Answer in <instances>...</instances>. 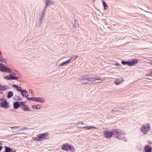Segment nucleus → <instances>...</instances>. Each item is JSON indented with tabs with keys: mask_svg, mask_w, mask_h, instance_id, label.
Listing matches in <instances>:
<instances>
[{
	"mask_svg": "<svg viewBox=\"0 0 152 152\" xmlns=\"http://www.w3.org/2000/svg\"><path fill=\"white\" fill-rule=\"evenodd\" d=\"M23 110L25 111H29L30 110V109L28 107L27 105H26V106L23 108Z\"/></svg>",
	"mask_w": 152,
	"mask_h": 152,
	"instance_id": "nucleus-27",
	"label": "nucleus"
},
{
	"mask_svg": "<svg viewBox=\"0 0 152 152\" xmlns=\"http://www.w3.org/2000/svg\"><path fill=\"white\" fill-rule=\"evenodd\" d=\"M45 1L46 5L49 6L53 4V2L52 1L49 0H45Z\"/></svg>",
	"mask_w": 152,
	"mask_h": 152,
	"instance_id": "nucleus-17",
	"label": "nucleus"
},
{
	"mask_svg": "<svg viewBox=\"0 0 152 152\" xmlns=\"http://www.w3.org/2000/svg\"><path fill=\"white\" fill-rule=\"evenodd\" d=\"M45 15H43V14H42L41 16H40L39 18V21L40 22V23H41L42 20L43 19V18L45 16Z\"/></svg>",
	"mask_w": 152,
	"mask_h": 152,
	"instance_id": "nucleus-26",
	"label": "nucleus"
},
{
	"mask_svg": "<svg viewBox=\"0 0 152 152\" xmlns=\"http://www.w3.org/2000/svg\"><path fill=\"white\" fill-rule=\"evenodd\" d=\"M75 57V56H73V57H72L70 58L68 60L69 61V63L70 62V61L72 59H74V60H75L76 58L77 57V56H75V57L74 58V57Z\"/></svg>",
	"mask_w": 152,
	"mask_h": 152,
	"instance_id": "nucleus-32",
	"label": "nucleus"
},
{
	"mask_svg": "<svg viewBox=\"0 0 152 152\" xmlns=\"http://www.w3.org/2000/svg\"><path fill=\"white\" fill-rule=\"evenodd\" d=\"M115 64L116 66H121V64L117 62H116V63Z\"/></svg>",
	"mask_w": 152,
	"mask_h": 152,
	"instance_id": "nucleus-36",
	"label": "nucleus"
},
{
	"mask_svg": "<svg viewBox=\"0 0 152 152\" xmlns=\"http://www.w3.org/2000/svg\"><path fill=\"white\" fill-rule=\"evenodd\" d=\"M18 130H19V131H21V130H24V129H23V128H19V129H18Z\"/></svg>",
	"mask_w": 152,
	"mask_h": 152,
	"instance_id": "nucleus-43",
	"label": "nucleus"
},
{
	"mask_svg": "<svg viewBox=\"0 0 152 152\" xmlns=\"http://www.w3.org/2000/svg\"><path fill=\"white\" fill-rule=\"evenodd\" d=\"M12 76L13 75V76H14V75H16V73L15 72H14L12 73Z\"/></svg>",
	"mask_w": 152,
	"mask_h": 152,
	"instance_id": "nucleus-44",
	"label": "nucleus"
},
{
	"mask_svg": "<svg viewBox=\"0 0 152 152\" xmlns=\"http://www.w3.org/2000/svg\"><path fill=\"white\" fill-rule=\"evenodd\" d=\"M1 145V143L0 142V145Z\"/></svg>",
	"mask_w": 152,
	"mask_h": 152,
	"instance_id": "nucleus-57",
	"label": "nucleus"
},
{
	"mask_svg": "<svg viewBox=\"0 0 152 152\" xmlns=\"http://www.w3.org/2000/svg\"><path fill=\"white\" fill-rule=\"evenodd\" d=\"M80 123H81V122H79L77 124V125H78L81 124Z\"/></svg>",
	"mask_w": 152,
	"mask_h": 152,
	"instance_id": "nucleus-49",
	"label": "nucleus"
},
{
	"mask_svg": "<svg viewBox=\"0 0 152 152\" xmlns=\"http://www.w3.org/2000/svg\"><path fill=\"white\" fill-rule=\"evenodd\" d=\"M114 83L116 85H118L120 84V82L119 81H115L114 82Z\"/></svg>",
	"mask_w": 152,
	"mask_h": 152,
	"instance_id": "nucleus-34",
	"label": "nucleus"
},
{
	"mask_svg": "<svg viewBox=\"0 0 152 152\" xmlns=\"http://www.w3.org/2000/svg\"><path fill=\"white\" fill-rule=\"evenodd\" d=\"M22 92H21L22 95L23 96H25L26 98H27L28 96V92L26 90H22Z\"/></svg>",
	"mask_w": 152,
	"mask_h": 152,
	"instance_id": "nucleus-13",
	"label": "nucleus"
},
{
	"mask_svg": "<svg viewBox=\"0 0 152 152\" xmlns=\"http://www.w3.org/2000/svg\"><path fill=\"white\" fill-rule=\"evenodd\" d=\"M12 86L14 87L18 91L22 92V88L21 87L15 85H12Z\"/></svg>",
	"mask_w": 152,
	"mask_h": 152,
	"instance_id": "nucleus-14",
	"label": "nucleus"
},
{
	"mask_svg": "<svg viewBox=\"0 0 152 152\" xmlns=\"http://www.w3.org/2000/svg\"><path fill=\"white\" fill-rule=\"evenodd\" d=\"M3 88H4L3 86H1L0 84V90L4 91Z\"/></svg>",
	"mask_w": 152,
	"mask_h": 152,
	"instance_id": "nucleus-35",
	"label": "nucleus"
},
{
	"mask_svg": "<svg viewBox=\"0 0 152 152\" xmlns=\"http://www.w3.org/2000/svg\"><path fill=\"white\" fill-rule=\"evenodd\" d=\"M25 103V102H20V107L21 108H22V109L24 106H26V104H24Z\"/></svg>",
	"mask_w": 152,
	"mask_h": 152,
	"instance_id": "nucleus-25",
	"label": "nucleus"
},
{
	"mask_svg": "<svg viewBox=\"0 0 152 152\" xmlns=\"http://www.w3.org/2000/svg\"><path fill=\"white\" fill-rule=\"evenodd\" d=\"M119 110H116V111H114V109H113V110H111V112L112 113L113 112H115V111H118Z\"/></svg>",
	"mask_w": 152,
	"mask_h": 152,
	"instance_id": "nucleus-45",
	"label": "nucleus"
},
{
	"mask_svg": "<svg viewBox=\"0 0 152 152\" xmlns=\"http://www.w3.org/2000/svg\"><path fill=\"white\" fill-rule=\"evenodd\" d=\"M76 126L78 128H79V129H84L83 127H81V126H78L77 125Z\"/></svg>",
	"mask_w": 152,
	"mask_h": 152,
	"instance_id": "nucleus-40",
	"label": "nucleus"
},
{
	"mask_svg": "<svg viewBox=\"0 0 152 152\" xmlns=\"http://www.w3.org/2000/svg\"><path fill=\"white\" fill-rule=\"evenodd\" d=\"M35 102H38L42 103L44 102L45 101V99L41 97H35Z\"/></svg>",
	"mask_w": 152,
	"mask_h": 152,
	"instance_id": "nucleus-12",
	"label": "nucleus"
},
{
	"mask_svg": "<svg viewBox=\"0 0 152 152\" xmlns=\"http://www.w3.org/2000/svg\"><path fill=\"white\" fill-rule=\"evenodd\" d=\"M1 102H0V107L2 108L7 109L9 107L7 100L4 98L0 99Z\"/></svg>",
	"mask_w": 152,
	"mask_h": 152,
	"instance_id": "nucleus-2",
	"label": "nucleus"
},
{
	"mask_svg": "<svg viewBox=\"0 0 152 152\" xmlns=\"http://www.w3.org/2000/svg\"><path fill=\"white\" fill-rule=\"evenodd\" d=\"M70 145L69 144H64L61 147V149L64 151H68L69 150Z\"/></svg>",
	"mask_w": 152,
	"mask_h": 152,
	"instance_id": "nucleus-10",
	"label": "nucleus"
},
{
	"mask_svg": "<svg viewBox=\"0 0 152 152\" xmlns=\"http://www.w3.org/2000/svg\"><path fill=\"white\" fill-rule=\"evenodd\" d=\"M19 100L20 101H21L22 100V98H20L19 97Z\"/></svg>",
	"mask_w": 152,
	"mask_h": 152,
	"instance_id": "nucleus-52",
	"label": "nucleus"
},
{
	"mask_svg": "<svg viewBox=\"0 0 152 152\" xmlns=\"http://www.w3.org/2000/svg\"><path fill=\"white\" fill-rule=\"evenodd\" d=\"M23 129H24V130L25 129H27V130L28 129V128H27L26 127H25L23 128Z\"/></svg>",
	"mask_w": 152,
	"mask_h": 152,
	"instance_id": "nucleus-48",
	"label": "nucleus"
},
{
	"mask_svg": "<svg viewBox=\"0 0 152 152\" xmlns=\"http://www.w3.org/2000/svg\"><path fill=\"white\" fill-rule=\"evenodd\" d=\"M35 97H27V99L29 100L35 101Z\"/></svg>",
	"mask_w": 152,
	"mask_h": 152,
	"instance_id": "nucleus-30",
	"label": "nucleus"
},
{
	"mask_svg": "<svg viewBox=\"0 0 152 152\" xmlns=\"http://www.w3.org/2000/svg\"><path fill=\"white\" fill-rule=\"evenodd\" d=\"M46 10H44V9L42 12V14H43V15H45V12Z\"/></svg>",
	"mask_w": 152,
	"mask_h": 152,
	"instance_id": "nucleus-37",
	"label": "nucleus"
},
{
	"mask_svg": "<svg viewBox=\"0 0 152 152\" xmlns=\"http://www.w3.org/2000/svg\"><path fill=\"white\" fill-rule=\"evenodd\" d=\"M4 78L8 80H17L18 78L16 76H14L10 75H7L5 76Z\"/></svg>",
	"mask_w": 152,
	"mask_h": 152,
	"instance_id": "nucleus-9",
	"label": "nucleus"
},
{
	"mask_svg": "<svg viewBox=\"0 0 152 152\" xmlns=\"http://www.w3.org/2000/svg\"><path fill=\"white\" fill-rule=\"evenodd\" d=\"M124 131H121L119 135H118V137L117 138H118L120 140H122L123 139L124 140V141L126 142L127 141V140L125 139V138L124 136Z\"/></svg>",
	"mask_w": 152,
	"mask_h": 152,
	"instance_id": "nucleus-8",
	"label": "nucleus"
},
{
	"mask_svg": "<svg viewBox=\"0 0 152 152\" xmlns=\"http://www.w3.org/2000/svg\"><path fill=\"white\" fill-rule=\"evenodd\" d=\"M38 139L37 137H33L32 138V140H37Z\"/></svg>",
	"mask_w": 152,
	"mask_h": 152,
	"instance_id": "nucleus-38",
	"label": "nucleus"
},
{
	"mask_svg": "<svg viewBox=\"0 0 152 152\" xmlns=\"http://www.w3.org/2000/svg\"><path fill=\"white\" fill-rule=\"evenodd\" d=\"M48 6V5H46V4H45V6L44 7V10H46V9H47V7Z\"/></svg>",
	"mask_w": 152,
	"mask_h": 152,
	"instance_id": "nucleus-42",
	"label": "nucleus"
},
{
	"mask_svg": "<svg viewBox=\"0 0 152 152\" xmlns=\"http://www.w3.org/2000/svg\"><path fill=\"white\" fill-rule=\"evenodd\" d=\"M99 77H96V78L88 77L86 75L83 76L80 79V83L82 84H89L91 83H93L94 82L97 80L96 83H101L102 80L101 79H99Z\"/></svg>",
	"mask_w": 152,
	"mask_h": 152,
	"instance_id": "nucleus-1",
	"label": "nucleus"
},
{
	"mask_svg": "<svg viewBox=\"0 0 152 152\" xmlns=\"http://www.w3.org/2000/svg\"><path fill=\"white\" fill-rule=\"evenodd\" d=\"M80 124H83V125L84 124V123H83L82 122H81V123H80Z\"/></svg>",
	"mask_w": 152,
	"mask_h": 152,
	"instance_id": "nucleus-53",
	"label": "nucleus"
},
{
	"mask_svg": "<svg viewBox=\"0 0 152 152\" xmlns=\"http://www.w3.org/2000/svg\"><path fill=\"white\" fill-rule=\"evenodd\" d=\"M76 126L78 128H79V129H84L83 127H81V126H78L77 125Z\"/></svg>",
	"mask_w": 152,
	"mask_h": 152,
	"instance_id": "nucleus-41",
	"label": "nucleus"
},
{
	"mask_svg": "<svg viewBox=\"0 0 152 152\" xmlns=\"http://www.w3.org/2000/svg\"><path fill=\"white\" fill-rule=\"evenodd\" d=\"M11 152H16V151L15 150V151H13L12 149V151H11Z\"/></svg>",
	"mask_w": 152,
	"mask_h": 152,
	"instance_id": "nucleus-51",
	"label": "nucleus"
},
{
	"mask_svg": "<svg viewBox=\"0 0 152 152\" xmlns=\"http://www.w3.org/2000/svg\"><path fill=\"white\" fill-rule=\"evenodd\" d=\"M3 88L4 91L6 90H7L10 88L9 86H8L6 85L3 86Z\"/></svg>",
	"mask_w": 152,
	"mask_h": 152,
	"instance_id": "nucleus-29",
	"label": "nucleus"
},
{
	"mask_svg": "<svg viewBox=\"0 0 152 152\" xmlns=\"http://www.w3.org/2000/svg\"><path fill=\"white\" fill-rule=\"evenodd\" d=\"M0 66H4L5 67H7L4 64H3L2 63H0Z\"/></svg>",
	"mask_w": 152,
	"mask_h": 152,
	"instance_id": "nucleus-39",
	"label": "nucleus"
},
{
	"mask_svg": "<svg viewBox=\"0 0 152 152\" xmlns=\"http://www.w3.org/2000/svg\"><path fill=\"white\" fill-rule=\"evenodd\" d=\"M146 76H148V74H146Z\"/></svg>",
	"mask_w": 152,
	"mask_h": 152,
	"instance_id": "nucleus-55",
	"label": "nucleus"
},
{
	"mask_svg": "<svg viewBox=\"0 0 152 152\" xmlns=\"http://www.w3.org/2000/svg\"><path fill=\"white\" fill-rule=\"evenodd\" d=\"M19 128V126H14L11 127V128L12 129H13V132H16L19 131V130H18V128Z\"/></svg>",
	"mask_w": 152,
	"mask_h": 152,
	"instance_id": "nucleus-19",
	"label": "nucleus"
},
{
	"mask_svg": "<svg viewBox=\"0 0 152 152\" xmlns=\"http://www.w3.org/2000/svg\"><path fill=\"white\" fill-rule=\"evenodd\" d=\"M93 1H94L96 0H93Z\"/></svg>",
	"mask_w": 152,
	"mask_h": 152,
	"instance_id": "nucleus-58",
	"label": "nucleus"
},
{
	"mask_svg": "<svg viewBox=\"0 0 152 152\" xmlns=\"http://www.w3.org/2000/svg\"><path fill=\"white\" fill-rule=\"evenodd\" d=\"M38 105H33L32 106V108L34 109H40V107H37V106H38Z\"/></svg>",
	"mask_w": 152,
	"mask_h": 152,
	"instance_id": "nucleus-33",
	"label": "nucleus"
},
{
	"mask_svg": "<svg viewBox=\"0 0 152 152\" xmlns=\"http://www.w3.org/2000/svg\"><path fill=\"white\" fill-rule=\"evenodd\" d=\"M150 64L151 65H152V61L151 62H150Z\"/></svg>",
	"mask_w": 152,
	"mask_h": 152,
	"instance_id": "nucleus-54",
	"label": "nucleus"
},
{
	"mask_svg": "<svg viewBox=\"0 0 152 152\" xmlns=\"http://www.w3.org/2000/svg\"><path fill=\"white\" fill-rule=\"evenodd\" d=\"M32 92H33V91L32 90H31V89H30V91H29V93L30 92H31V94H32Z\"/></svg>",
	"mask_w": 152,
	"mask_h": 152,
	"instance_id": "nucleus-47",
	"label": "nucleus"
},
{
	"mask_svg": "<svg viewBox=\"0 0 152 152\" xmlns=\"http://www.w3.org/2000/svg\"><path fill=\"white\" fill-rule=\"evenodd\" d=\"M13 95V93L12 91H10L7 93V98H10Z\"/></svg>",
	"mask_w": 152,
	"mask_h": 152,
	"instance_id": "nucleus-21",
	"label": "nucleus"
},
{
	"mask_svg": "<svg viewBox=\"0 0 152 152\" xmlns=\"http://www.w3.org/2000/svg\"><path fill=\"white\" fill-rule=\"evenodd\" d=\"M13 98L15 100H19V96L18 95H15Z\"/></svg>",
	"mask_w": 152,
	"mask_h": 152,
	"instance_id": "nucleus-28",
	"label": "nucleus"
},
{
	"mask_svg": "<svg viewBox=\"0 0 152 152\" xmlns=\"http://www.w3.org/2000/svg\"><path fill=\"white\" fill-rule=\"evenodd\" d=\"M121 63L123 65H127L129 66H130V61H121Z\"/></svg>",
	"mask_w": 152,
	"mask_h": 152,
	"instance_id": "nucleus-23",
	"label": "nucleus"
},
{
	"mask_svg": "<svg viewBox=\"0 0 152 152\" xmlns=\"http://www.w3.org/2000/svg\"><path fill=\"white\" fill-rule=\"evenodd\" d=\"M151 149L152 148L148 145H145L144 148L145 152H151Z\"/></svg>",
	"mask_w": 152,
	"mask_h": 152,
	"instance_id": "nucleus-11",
	"label": "nucleus"
},
{
	"mask_svg": "<svg viewBox=\"0 0 152 152\" xmlns=\"http://www.w3.org/2000/svg\"><path fill=\"white\" fill-rule=\"evenodd\" d=\"M0 71L2 72H5L7 73H9L11 72V69L8 67H5L4 66H0Z\"/></svg>",
	"mask_w": 152,
	"mask_h": 152,
	"instance_id": "nucleus-6",
	"label": "nucleus"
},
{
	"mask_svg": "<svg viewBox=\"0 0 152 152\" xmlns=\"http://www.w3.org/2000/svg\"><path fill=\"white\" fill-rule=\"evenodd\" d=\"M112 133V136H113L115 138L118 137V135L121 132L120 129H112L111 130Z\"/></svg>",
	"mask_w": 152,
	"mask_h": 152,
	"instance_id": "nucleus-3",
	"label": "nucleus"
},
{
	"mask_svg": "<svg viewBox=\"0 0 152 152\" xmlns=\"http://www.w3.org/2000/svg\"><path fill=\"white\" fill-rule=\"evenodd\" d=\"M147 126H145L144 125H143L140 128L141 132L144 134H147L150 129V126L149 125L147 124Z\"/></svg>",
	"mask_w": 152,
	"mask_h": 152,
	"instance_id": "nucleus-4",
	"label": "nucleus"
},
{
	"mask_svg": "<svg viewBox=\"0 0 152 152\" xmlns=\"http://www.w3.org/2000/svg\"><path fill=\"white\" fill-rule=\"evenodd\" d=\"M69 63V61L67 60V61H64L61 64H60L58 65V66L60 67L62 66H64L65 65Z\"/></svg>",
	"mask_w": 152,
	"mask_h": 152,
	"instance_id": "nucleus-24",
	"label": "nucleus"
},
{
	"mask_svg": "<svg viewBox=\"0 0 152 152\" xmlns=\"http://www.w3.org/2000/svg\"><path fill=\"white\" fill-rule=\"evenodd\" d=\"M0 61L6 63V60L3 58L1 52L0 51Z\"/></svg>",
	"mask_w": 152,
	"mask_h": 152,
	"instance_id": "nucleus-18",
	"label": "nucleus"
},
{
	"mask_svg": "<svg viewBox=\"0 0 152 152\" xmlns=\"http://www.w3.org/2000/svg\"><path fill=\"white\" fill-rule=\"evenodd\" d=\"M48 134V132L43 134H40L37 135V137L39 138V140H42V139H46V136Z\"/></svg>",
	"mask_w": 152,
	"mask_h": 152,
	"instance_id": "nucleus-5",
	"label": "nucleus"
},
{
	"mask_svg": "<svg viewBox=\"0 0 152 152\" xmlns=\"http://www.w3.org/2000/svg\"><path fill=\"white\" fill-rule=\"evenodd\" d=\"M150 76H151L152 75V71L149 74Z\"/></svg>",
	"mask_w": 152,
	"mask_h": 152,
	"instance_id": "nucleus-50",
	"label": "nucleus"
},
{
	"mask_svg": "<svg viewBox=\"0 0 152 152\" xmlns=\"http://www.w3.org/2000/svg\"><path fill=\"white\" fill-rule=\"evenodd\" d=\"M122 110H124V108H122Z\"/></svg>",
	"mask_w": 152,
	"mask_h": 152,
	"instance_id": "nucleus-56",
	"label": "nucleus"
},
{
	"mask_svg": "<svg viewBox=\"0 0 152 152\" xmlns=\"http://www.w3.org/2000/svg\"><path fill=\"white\" fill-rule=\"evenodd\" d=\"M138 60L136 59L132 60L130 62V66H131L137 63Z\"/></svg>",
	"mask_w": 152,
	"mask_h": 152,
	"instance_id": "nucleus-16",
	"label": "nucleus"
},
{
	"mask_svg": "<svg viewBox=\"0 0 152 152\" xmlns=\"http://www.w3.org/2000/svg\"><path fill=\"white\" fill-rule=\"evenodd\" d=\"M3 148V147L2 146H0V152L1 151L2 148Z\"/></svg>",
	"mask_w": 152,
	"mask_h": 152,
	"instance_id": "nucleus-46",
	"label": "nucleus"
},
{
	"mask_svg": "<svg viewBox=\"0 0 152 152\" xmlns=\"http://www.w3.org/2000/svg\"><path fill=\"white\" fill-rule=\"evenodd\" d=\"M103 135L108 139H109L112 137L111 131H104Z\"/></svg>",
	"mask_w": 152,
	"mask_h": 152,
	"instance_id": "nucleus-7",
	"label": "nucleus"
},
{
	"mask_svg": "<svg viewBox=\"0 0 152 152\" xmlns=\"http://www.w3.org/2000/svg\"><path fill=\"white\" fill-rule=\"evenodd\" d=\"M69 150H70L71 152H73L75 151V149L72 145H70V148H69Z\"/></svg>",
	"mask_w": 152,
	"mask_h": 152,
	"instance_id": "nucleus-31",
	"label": "nucleus"
},
{
	"mask_svg": "<svg viewBox=\"0 0 152 152\" xmlns=\"http://www.w3.org/2000/svg\"><path fill=\"white\" fill-rule=\"evenodd\" d=\"M83 128L84 129H93L94 128L96 129H97L98 128H97L96 127H94L93 126H85L83 127Z\"/></svg>",
	"mask_w": 152,
	"mask_h": 152,
	"instance_id": "nucleus-20",
	"label": "nucleus"
},
{
	"mask_svg": "<svg viewBox=\"0 0 152 152\" xmlns=\"http://www.w3.org/2000/svg\"><path fill=\"white\" fill-rule=\"evenodd\" d=\"M4 148H5L4 152H11V151H12V149L10 147L5 146Z\"/></svg>",
	"mask_w": 152,
	"mask_h": 152,
	"instance_id": "nucleus-22",
	"label": "nucleus"
},
{
	"mask_svg": "<svg viewBox=\"0 0 152 152\" xmlns=\"http://www.w3.org/2000/svg\"><path fill=\"white\" fill-rule=\"evenodd\" d=\"M20 107V102H16L13 104V107L14 109H17Z\"/></svg>",
	"mask_w": 152,
	"mask_h": 152,
	"instance_id": "nucleus-15",
	"label": "nucleus"
}]
</instances>
